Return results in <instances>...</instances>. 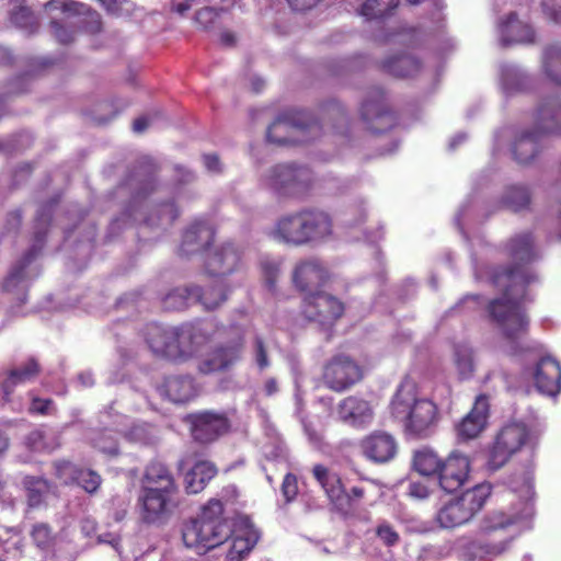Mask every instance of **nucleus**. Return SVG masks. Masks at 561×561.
<instances>
[{
    "instance_id": "f257e3e1",
    "label": "nucleus",
    "mask_w": 561,
    "mask_h": 561,
    "mask_svg": "<svg viewBox=\"0 0 561 561\" xmlns=\"http://www.w3.org/2000/svg\"><path fill=\"white\" fill-rule=\"evenodd\" d=\"M512 261L506 267L493 270L489 280L503 296L490 302L489 312L506 339L505 352L512 356L527 354L536 365L527 368L537 390L548 397H556L561 390V366L551 356H541L542 347L535 342H526L524 335L528 329L525 312L527 285L537 280V274L528 266L537 256L534 238L530 232L517 233L504 248Z\"/></svg>"
},
{
    "instance_id": "f03ea898",
    "label": "nucleus",
    "mask_w": 561,
    "mask_h": 561,
    "mask_svg": "<svg viewBox=\"0 0 561 561\" xmlns=\"http://www.w3.org/2000/svg\"><path fill=\"white\" fill-rule=\"evenodd\" d=\"M211 323L207 321L182 327L150 323L145 329V340L150 351L160 357L185 362L196 356L210 339Z\"/></svg>"
},
{
    "instance_id": "7ed1b4c3",
    "label": "nucleus",
    "mask_w": 561,
    "mask_h": 561,
    "mask_svg": "<svg viewBox=\"0 0 561 561\" xmlns=\"http://www.w3.org/2000/svg\"><path fill=\"white\" fill-rule=\"evenodd\" d=\"M536 130H513L503 128L495 134V147L511 141V153L519 164H527L536 157L539 150L540 137L545 134L561 133V103L557 96H551L538 106L536 116Z\"/></svg>"
},
{
    "instance_id": "20e7f679",
    "label": "nucleus",
    "mask_w": 561,
    "mask_h": 561,
    "mask_svg": "<svg viewBox=\"0 0 561 561\" xmlns=\"http://www.w3.org/2000/svg\"><path fill=\"white\" fill-rule=\"evenodd\" d=\"M510 512L496 510L488 513L480 522L479 531L491 535L513 525L526 527L535 514L533 471L527 468L515 474L510 482Z\"/></svg>"
},
{
    "instance_id": "39448f33",
    "label": "nucleus",
    "mask_w": 561,
    "mask_h": 561,
    "mask_svg": "<svg viewBox=\"0 0 561 561\" xmlns=\"http://www.w3.org/2000/svg\"><path fill=\"white\" fill-rule=\"evenodd\" d=\"M231 535V522L224 516V504L211 499L205 504L199 515L183 526L182 537L186 547L205 553L224 542Z\"/></svg>"
},
{
    "instance_id": "423d86ee",
    "label": "nucleus",
    "mask_w": 561,
    "mask_h": 561,
    "mask_svg": "<svg viewBox=\"0 0 561 561\" xmlns=\"http://www.w3.org/2000/svg\"><path fill=\"white\" fill-rule=\"evenodd\" d=\"M392 415L404 424L405 431L417 437H425L438 421L436 403L417 397L412 380L405 379L399 386L391 402Z\"/></svg>"
},
{
    "instance_id": "0eeeda50",
    "label": "nucleus",
    "mask_w": 561,
    "mask_h": 561,
    "mask_svg": "<svg viewBox=\"0 0 561 561\" xmlns=\"http://www.w3.org/2000/svg\"><path fill=\"white\" fill-rule=\"evenodd\" d=\"M491 493L492 486L488 482L463 491L438 507L435 523L447 530L467 525L483 508Z\"/></svg>"
},
{
    "instance_id": "6e6552de",
    "label": "nucleus",
    "mask_w": 561,
    "mask_h": 561,
    "mask_svg": "<svg viewBox=\"0 0 561 561\" xmlns=\"http://www.w3.org/2000/svg\"><path fill=\"white\" fill-rule=\"evenodd\" d=\"M321 127L309 112L289 110L278 116L268 127L266 138L276 145H287L307 141L306 133L316 137Z\"/></svg>"
},
{
    "instance_id": "1a4fd4ad",
    "label": "nucleus",
    "mask_w": 561,
    "mask_h": 561,
    "mask_svg": "<svg viewBox=\"0 0 561 561\" xmlns=\"http://www.w3.org/2000/svg\"><path fill=\"white\" fill-rule=\"evenodd\" d=\"M49 221V211L45 213L43 210L41 214H38L36 218L34 243L26 252L22 261L13 266V268L10 271L3 284L4 290L13 291L16 288L23 289L27 285L28 280L35 278L38 275V271L35 267H31L30 264L43 248L44 237L46 233L45 229Z\"/></svg>"
},
{
    "instance_id": "9d476101",
    "label": "nucleus",
    "mask_w": 561,
    "mask_h": 561,
    "mask_svg": "<svg viewBox=\"0 0 561 561\" xmlns=\"http://www.w3.org/2000/svg\"><path fill=\"white\" fill-rule=\"evenodd\" d=\"M343 304L330 294L316 291L304 298V316L321 327L332 325L343 314Z\"/></svg>"
},
{
    "instance_id": "9b49d317",
    "label": "nucleus",
    "mask_w": 561,
    "mask_h": 561,
    "mask_svg": "<svg viewBox=\"0 0 561 561\" xmlns=\"http://www.w3.org/2000/svg\"><path fill=\"white\" fill-rule=\"evenodd\" d=\"M310 171L307 168L277 165L264 179V185L275 192L297 194L310 184Z\"/></svg>"
},
{
    "instance_id": "f8f14e48",
    "label": "nucleus",
    "mask_w": 561,
    "mask_h": 561,
    "mask_svg": "<svg viewBox=\"0 0 561 561\" xmlns=\"http://www.w3.org/2000/svg\"><path fill=\"white\" fill-rule=\"evenodd\" d=\"M37 374L38 365L33 359L28 360L21 368L9 373H0V389L2 391L0 405H9L12 411L21 412L24 409V402L20 398H13V391L16 387L24 386L33 380Z\"/></svg>"
},
{
    "instance_id": "ddd939ff",
    "label": "nucleus",
    "mask_w": 561,
    "mask_h": 561,
    "mask_svg": "<svg viewBox=\"0 0 561 561\" xmlns=\"http://www.w3.org/2000/svg\"><path fill=\"white\" fill-rule=\"evenodd\" d=\"M241 254L231 243L206 249L204 266L206 273L215 278H222L238 268Z\"/></svg>"
},
{
    "instance_id": "4468645a",
    "label": "nucleus",
    "mask_w": 561,
    "mask_h": 561,
    "mask_svg": "<svg viewBox=\"0 0 561 561\" xmlns=\"http://www.w3.org/2000/svg\"><path fill=\"white\" fill-rule=\"evenodd\" d=\"M323 378L329 388L342 391L362 378V370L350 357L341 355L325 366Z\"/></svg>"
},
{
    "instance_id": "2eb2a0df",
    "label": "nucleus",
    "mask_w": 561,
    "mask_h": 561,
    "mask_svg": "<svg viewBox=\"0 0 561 561\" xmlns=\"http://www.w3.org/2000/svg\"><path fill=\"white\" fill-rule=\"evenodd\" d=\"M470 472L469 457L459 451H453L442 463L438 481L446 492H454L468 480Z\"/></svg>"
},
{
    "instance_id": "dca6fc26",
    "label": "nucleus",
    "mask_w": 561,
    "mask_h": 561,
    "mask_svg": "<svg viewBox=\"0 0 561 561\" xmlns=\"http://www.w3.org/2000/svg\"><path fill=\"white\" fill-rule=\"evenodd\" d=\"M175 492L141 490L139 503L141 518L149 524L165 522L172 512V496Z\"/></svg>"
},
{
    "instance_id": "f3484780",
    "label": "nucleus",
    "mask_w": 561,
    "mask_h": 561,
    "mask_svg": "<svg viewBox=\"0 0 561 561\" xmlns=\"http://www.w3.org/2000/svg\"><path fill=\"white\" fill-rule=\"evenodd\" d=\"M336 414L340 421L353 427H366L374 419L369 402L353 396L339 403Z\"/></svg>"
},
{
    "instance_id": "a211bd4d",
    "label": "nucleus",
    "mask_w": 561,
    "mask_h": 561,
    "mask_svg": "<svg viewBox=\"0 0 561 561\" xmlns=\"http://www.w3.org/2000/svg\"><path fill=\"white\" fill-rule=\"evenodd\" d=\"M364 456L378 463L390 461L397 454L394 438L381 431H376L360 442Z\"/></svg>"
},
{
    "instance_id": "6ab92c4d",
    "label": "nucleus",
    "mask_w": 561,
    "mask_h": 561,
    "mask_svg": "<svg viewBox=\"0 0 561 561\" xmlns=\"http://www.w3.org/2000/svg\"><path fill=\"white\" fill-rule=\"evenodd\" d=\"M243 350V337L239 336L237 341L226 346H221L213 354L198 364V370L202 374H211L229 369L241 358Z\"/></svg>"
},
{
    "instance_id": "aec40b11",
    "label": "nucleus",
    "mask_w": 561,
    "mask_h": 561,
    "mask_svg": "<svg viewBox=\"0 0 561 561\" xmlns=\"http://www.w3.org/2000/svg\"><path fill=\"white\" fill-rule=\"evenodd\" d=\"M489 416V401L485 396L477 397L471 411L457 425V436L461 440L476 438L485 427Z\"/></svg>"
},
{
    "instance_id": "412c9836",
    "label": "nucleus",
    "mask_w": 561,
    "mask_h": 561,
    "mask_svg": "<svg viewBox=\"0 0 561 561\" xmlns=\"http://www.w3.org/2000/svg\"><path fill=\"white\" fill-rule=\"evenodd\" d=\"M227 428L228 422L222 414L203 412L192 415V435L201 443L213 442Z\"/></svg>"
},
{
    "instance_id": "4be33fe9",
    "label": "nucleus",
    "mask_w": 561,
    "mask_h": 561,
    "mask_svg": "<svg viewBox=\"0 0 561 561\" xmlns=\"http://www.w3.org/2000/svg\"><path fill=\"white\" fill-rule=\"evenodd\" d=\"M222 297L210 299L207 296H201L193 286L176 287L163 297L162 304L163 308L170 311L182 310L193 302H199L206 310H213Z\"/></svg>"
},
{
    "instance_id": "5701e85b",
    "label": "nucleus",
    "mask_w": 561,
    "mask_h": 561,
    "mask_svg": "<svg viewBox=\"0 0 561 561\" xmlns=\"http://www.w3.org/2000/svg\"><path fill=\"white\" fill-rule=\"evenodd\" d=\"M360 115L374 133L389 128L394 123L393 114L386 110L382 94L379 91L375 92L373 99L362 104Z\"/></svg>"
},
{
    "instance_id": "b1692460",
    "label": "nucleus",
    "mask_w": 561,
    "mask_h": 561,
    "mask_svg": "<svg viewBox=\"0 0 561 561\" xmlns=\"http://www.w3.org/2000/svg\"><path fill=\"white\" fill-rule=\"evenodd\" d=\"M328 273L324 266L317 260H308L299 263L293 275L296 287L301 291L314 293L327 279Z\"/></svg>"
},
{
    "instance_id": "393cba45",
    "label": "nucleus",
    "mask_w": 561,
    "mask_h": 561,
    "mask_svg": "<svg viewBox=\"0 0 561 561\" xmlns=\"http://www.w3.org/2000/svg\"><path fill=\"white\" fill-rule=\"evenodd\" d=\"M305 242L318 243L328 240L333 233V226L330 216L317 209L302 210Z\"/></svg>"
},
{
    "instance_id": "a878e982",
    "label": "nucleus",
    "mask_w": 561,
    "mask_h": 561,
    "mask_svg": "<svg viewBox=\"0 0 561 561\" xmlns=\"http://www.w3.org/2000/svg\"><path fill=\"white\" fill-rule=\"evenodd\" d=\"M231 547L227 553L230 561H240L257 542V531L248 523H239L231 526Z\"/></svg>"
},
{
    "instance_id": "bb28decb",
    "label": "nucleus",
    "mask_w": 561,
    "mask_h": 561,
    "mask_svg": "<svg viewBox=\"0 0 561 561\" xmlns=\"http://www.w3.org/2000/svg\"><path fill=\"white\" fill-rule=\"evenodd\" d=\"M141 490L175 492V480L168 467L160 461L150 462L141 479Z\"/></svg>"
},
{
    "instance_id": "cd10ccee",
    "label": "nucleus",
    "mask_w": 561,
    "mask_h": 561,
    "mask_svg": "<svg viewBox=\"0 0 561 561\" xmlns=\"http://www.w3.org/2000/svg\"><path fill=\"white\" fill-rule=\"evenodd\" d=\"M302 211L282 217L275 228L272 230L271 236L279 241L291 243L295 245L306 244Z\"/></svg>"
},
{
    "instance_id": "c85d7f7f",
    "label": "nucleus",
    "mask_w": 561,
    "mask_h": 561,
    "mask_svg": "<svg viewBox=\"0 0 561 561\" xmlns=\"http://www.w3.org/2000/svg\"><path fill=\"white\" fill-rule=\"evenodd\" d=\"M499 36L503 45L528 44L535 41L533 27L513 13L499 24Z\"/></svg>"
},
{
    "instance_id": "c756f323",
    "label": "nucleus",
    "mask_w": 561,
    "mask_h": 561,
    "mask_svg": "<svg viewBox=\"0 0 561 561\" xmlns=\"http://www.w3.org/2000/svg\"><path fill=\"white\" fill-rule=\"evenodd\" d=\"M47 13L51 14L55 11L69 14H87L83 20V27L90 33H96L101 30V16L95 11H90L83 3L70 0H51L45 4Z\"/></svg>"
},
{
    "instance_id": "7c9ffc66",
    "label": "nucleus",
    "mask_w": 561,
    "mask_h": 561,
    "mask_svg": "<svg viewBox=\"0 0 561 561\" xmlns=\"http://www.w3.org/2000/svg\"><path fill=\"white\" fill-rule=\"evenodd\" d=\"M538 435L539 431L527 427L524 423H512L502 428L496 440L503 445L504 449L514 454L522 446L531 444Z\"/></svg>"
},
{
    "instance_id": "2f4dec72",
    "label": "nucleus",
    "mask_w": 561,
    "mask_h": 561,
    "mask_svg": "<svg viewBox=\"0 0 561 561\" xmlns=\"http://www.w3.org/2000/svg\"><path fill=\"white\" fill-rule=\"evenodd\" d=\"M312 474L333 506L345 505L343 504L345 496L342 495L344 485L335 471L323 465H316L312 469Z\"/></svg>"
},
{
    "instance_id": "473e14b6",
    "label": "nucleus",
    "mask_w": 561,
    "mask_h": 561,
    "mask_svg": "<svg viewBox=\"0 0 561 561\" xmlns=\"http://www.w3.org/2000/svg\"><path fill=\"white\" fill-rule=\"evenodd\" d=\"M214 239V230L206 221L193 224L183 236L181 252L188 255L206 249Z\"/></svg>"
},
{
    "instance_id": "72a5a7b5",
    "label": "nucleus",
    "mask_w": 561,
    "mask_h": 561,
    "mask_svg": "<svg viewBox=\"0 0 561 561\" xmlns=\"http://www.w3.org/2000/svg\"><path fill=\"white\" fill-rule=\"evenodd\" d=\"M217 474V468L207 460L196 461L184 473V486L187 493L196 494L205 489L207 483Z\"/></svg>"
},
{
    "instance_id": "f704fd0d",
    "label": "nucleus",
    "mask_w": 561,
    "mask_h": 561,
    "mask_svg": "<svg viewBox=\"0 0 561 561\" xmlns=\"http://www.w3.org/2000/svg\"><path fill=\"white\" fill-rule=\"evenodd\" d=\"M159 391L175 403L186 402L195 396L194 381L188 376L168 377Z\"/></svg>"
},
{
    "instance_id": "c9c22d12",
    "label": "nucleus",
    "mask_w": 561,
    "mask_h": 561,
    "mask_svg": "<svg viewBox=\"0 0 561 561\" xmlns=\"http://www.w3.org/2000/svg\"><path fill=\"white\" fill-rule=\"evenodd\" d=\"M533 79L515 65L501 67V85L506 94L526 91L530 88Z\"/></svg>"
},
{
    "instance_id": "e433bc0d",
    "label": "nucleus",
    "mask_w": 561,
    "mask_h": 561,
    "mask_svg": "<svg viewBox=\"0 0 561 561\" xmlns=\"http://www.w3.org/2000/svg\"><path fill=\"white\" fill-rule=\"evenodd\" d=\"M531 201V194L527 186L522 184L507 185L499 201L500 206L512 211L526 209Z\"/></svg>"
},
{
    "instance_id": "4c0bfd02",
    "label": "nucleus",
    "mask_w": 561,
    "mask_h": 561,
    "mask_svg": "<svg viewBox=\"0 0 561 561\" xmlns=\"http://www.w3.org/2000/svg\"><path fill=\"white\" fill-rule=\"evenodd\" d=\"M454 366L460 379H469L473 376L477 357L473 348L468 343H458L454 347Z\"/></svg>"
},
{
    "instance_id": "58836bf2",
    "label": "nucleus",
    "mask_w": 561,
    "mask_h": 561,
    "mask_svg": "<svg viewBox=\"0 0 561 561\" xmlns=\"http://www.w3.org/2000/svg\"><path fill=\"white\" fill-rule=\"evenodd\" d=\"M128 419L125 415L117 414L116 431L126 439L135 443L147 444L151 440L154 428L144 422L133 423L127 428Z\"/></svg>"
},
{
    "instance_id": "ea45409f",
    "label": "nucleus",
    "mask_w": 561,
    "mask_h": 561,
    "mask_svg": "<svg viewBox=\"0 0 561 561\" xmlns=\"http://www.w3.org/2000/svg\"><path fill=\"white\" fill-rule=\"evenodd\" d=\"M24 445L32 451H53L59 446V440L53 431L35 428L27 434Z\"/></svg>"
},
{
    "instance_id": "a19ab883",
    "label": "nucleus",
    "mask_w": 561,
    "mask_h": 561,
    "mask_svg": "<svg viewBox=\"0 0 561 561\" xmlns=\"http://www.w3.org/2000/svg\"><path fill=\"white\" fill-rule=\"evenodd\" d=\"M383 68L396 77H410L416 73L420 69V62L410 55H402L387 59Z\"/></svg>"
},
{
    "instance_id": "79ce46f5",
    "label": "nucleus",
    "mask_w": 561,
    "mask_h": 561,
    "mask_svg": "<svg viewBox=\"0 0 561 561\" xmlns=\"http://www.w3.org/2000/svg\"><path fill=\"white\" fill-rule=\"evenodd\" d=\"M399 0H366L359 9V14L367 20L381 19L390 15Z\"/></svg>"
},
{
    "instance_id": "37998d69",
    "label": "nucleus",
    "mask_w": 561,
    "mask_h": 561,
    "mask_svg": "<svg viewBox=\"0 0 561 561\" xmlns=\"http://www.w3.org/2000/svg\"><path fill=\"white\" fill-rule=\"evenodd\" d=\"M543 70L551 81L561 83V46L551 45L543 54Z\"/></svg>"
},
{
    "instance_id": "c03bdc74",
    "label": "nucleus",
    "mask_w": 561,
    "mask_h": 561,
    "mask_svg": "<svg viewBox=\"0 0 561 561\" xmlns=\"http://www.w3.org/2000/svg\"><path fill=\"white\" fill-rule=\"evenodd\" d=\"M442 461L437 455L431 450L416 451L413 459V466L422 476L439 473Z\"/></svg>"
},
{
    "instance_id": "a18cd8bd",
    "label": "nucleus",
    "mask_w": 561,
    "mask_h": 561,
    "mask_svg": "<svg viewBox=\"0 0 561 561\" xmlns=\"http://www.w3.org/2000/svg\"><path fill=\"white\" fill-rule=\"evenodd\" d=\"M25 488L27 492V502L32 507L38 506L50 491V484L42 478H26Z\"/></svg>"
},
{
    "instance_id": "49530a36",
    "label": "nucleus",
    "mask_w": 561,
    "mask_h": 561,
    "mask_svg": "<svg viewBox=\"0 0 561 561\" xmlns=\"http://www.w3.org/2000/svg\"><path fill=\"white\" fill-rule=\"evenodd\" d=\"M31 537L34 545L43 551L51 550L55 545L56 537L51 528L44 523H38L33 526Z\"/></svg>"
},
{
    "instance_id": "de8ad7c7",
    "label": "nucleus",
    "mask_w": 561,
    "mask_h": 561,
    "mask_svg": "<svg viewBox=\"0 0 561 561\" xmlns=\"http://www.w3.org/2000/svg\"><path fill=\"white\" fill-rule=\"evenodd\" d=\"M116 422L117 415H115V420L112 423L114 428H105L103 432H101L96 437L92 439L93 446L98 448L100 451L107 455H116L118 451L117 439L113 436L114 432L118 433L116 431Z\"/></svg>"
},
{
    "instance_id": "09e8293b",
    "label": "nucleus",
    "mask_w": 561,
    "mask_h": 561,
    "mask_svg": "<svg viewBox=\"0 0 561 561\" xmlns=\"http://www.w3.org/2000/svg\"><path fill=\"white\" fill-rule=\"evenodd\" d=\"M342 495L345 496L343 501L344 506H334V508L343 514L348 513L355 504H357L365 495V490L362 486L355 485L352 486L348 491L343 486Z\"/></svg>"
},
{
    "instance_id": "8fccbe9b",
    "label": "nucleus",
    "mask_w": 561,
    "mask_h": 561,
    "mask_svg": "<svg viewBox=\"0 0 561 561\" xmlns=\"http://www.w3.org/2000/svg\"><path fill=\"white\" fill-rule=\"evenodd\" d=\"M75 480L88 493L95 492L101 484V477L93 470H79Z\"/></svg>"
},
{
    "instance_id": "3c124183",
    "label": "nucleus",
    "mask_w": 561,
    "mask_h": 561,
    "mask_svg": "<svg viewBox=\"0 0 561 561\" xmlns=\"http://www.w3.org/2000/svg\"><path fill=\"white\" fill-rule=\"evenodd\" d=\"M513 454L508 449H504L503 445L495 440L490 453L488 468L492 471L500 469Z\"/></svg>"
},
{
    "instance_id": "603ef678",
    "label": "nucleus",
    "mask_w": 561,
    "mask_h": 561,
    "mask_svg": "<svg viewBox=\"0 0 561 561\" xmlns=\"http://www.w3.org/2000/svg\"><path fill=\"white\" fill-rule=\"evenodd\" d=\"M56 477L65 484L73 483L79 470L73 463L62 460L55 463Z\"/></svg>"
},
{
    "instance_id": "864d4df0",
    "label": "nucleus",
    "mask_w": 561,
    "mask_h": 561,
    "mask_svg": "<svg viewBox=\"0 0 561 561\" xmlns=\"http://www.w3.org/2000/svg\"><path fill=\"white\" fill-rule=\"evenodd\" d=\"M193 289H197V293L201 296H207L210 299H218L219 296H224L215 308L220 306L227 299L228 295V290L226 289L224 282L220 278H216L214 280V285L205 290L199 286H193Z\"/></svg>"
},
{
    "instance_id": "5fc2aeb1",
    "label": "nucleus",
    "mask_w": 561,
    "mask_h": 561,
    "mask_svg": "<svg viewBox=\"0 0 561 561\" xmlns=\"http://www.w3.org/2000/svg\"><path fill=\"white\" fill-rule=\"evenodd\" d=\"M11 21L19 27L32 30L36 23L31 10L26 7H20L11 13Z\"/></svg>"
},
{
    "instance_id": "6e6d98bb",
    "label": "nucleus",
    "mask_w": 561,
    "mask_h": 561,
    "mask_svg": "<svg viewBox=\"0 0 561 561\" xmlns=\"http://www.w3.org/2000/svg\"><path fill=\"white\" fill-rule=\"evenodd\" d=\"M265 283L271 290L275 288V282L279 272V262L271 259H264L261 262Z\"/></svg>"
},
{
    "instance_id": "4d7b16f0",
    "label": "nucleus",
    "mask_w": 561,
    "mask_h": 561,
    "mask_svg": "<svg viewBox=\"0 0 561 561\" xmlns=\"http://www.w3.org/2000/svg\"><path fill=\"white\" fill-rule=\"evenodd\" d=\"M376 535L386 546L389 547L397 545L400 539L399 534L387 522H381L377 526Z\"/></svg>"
},
{
    "instance_id": "13d9d810",
    "label": "nucleus",
    "mask_w": 561,
    "mask_h": 561,
    "mask_svg": "<svg viewBox=\"0 0 561 561\" xmlns=\"http://www.w3.org/2000/svg\"><path fill=\"white\" fill-rule=\"evenodd\" d=\"M104 7L115 15H127L134 10V3L129 0H110Z\"/></svg>"
},
{
    "instance_id": "bf43d9fd",
    "label": "nucleus",
    "mask_w": 561,
    "mask_h": 561,
    "mask_svg": "<svg viewBox=\"0 0 561 561\" xmlns=\"http://www.w3.org/2000/svg\"><path fill=\"white\" fill-rule=\"evenodd\" d=\"M543 13L554 22H561V0H542Z\"/></svg>"
},
{
    "instance_id": "052dcab7",
    "label": "nucleus",
    "mask_w": 561,
    "mask_h": 561,
    "mask_svg": "<svg viewBox=\"0 0 561 561\" xmlns=\"http://www.w3.org/2000/svg\"><path fill=\"white\" fill-rule=\"evenodd\" d=\"M282 492L285 499L289 502L298 493L297 478L294 474H286L282 484Z\"/></svg>"
},
{
    "instance_id": "680f3d73",
    "label": "nucleus",
    "mask_w": 561,
    "mask_h": 561,
    "mask_svg": "<svg viewBox=\"0 0 561 561\" xmlns=\"http://www.w3.org/2000/svg\"><path fill=\"white\" fill-rule=\"evenodd\" d=\"M28 411L42 415L50 414L53 411V401L49 399L32 398Z\"/></svg>"
},
{
    "instance_id": "e2e57ef3",
    "label": "nucleus",
    "mask_w": 561,
    "mask_h": 561,
    "mask_svg": "<svg viewBox=\"0 0 561 561\" xmlns=\"http://www.w3.org/2000/svg\"><path fill=\"white\" fill-rule=\"evenodd\" d=\"M254 357L256 365L260 369H265L270 366V362L267 358V353L264 346V343L261 337H256L254 342Z\"/></svg>"
},
{
    "instance_id": "0e129e2a",
    "label": "nucleus",
    "mask_w": 561,
    "mask_h": 561,
    "mask_svg": "<svg viewBox=\"0 0 561 561\" xmlns=\"http://www.w3.org/2000/svg\"><path fill=\"white\" fill-rule=\"evenodd\" d=\"M508 545H510V540H507V541H500V542L493 543V545L481 546L480 547L481 552L479 553V556L481 558L483 556H491V557L500 556L504 551H506Z\"/></svg>"
},
{
    "instance_id": "69168bd1",
    "label": "nucleus",
    "mask_w": 561,
    "mask_h": 561,
    "mask_svg": "<svg viewBox=\"0 0 561 561\" xmlns=\"http://www.w3.org/2000/svg\"><path fill=\"white\" fill-rule=\"evenodd\" d=\"M51 28L55 37L62 44L70 43L73 39L72 31L64 27L56 20L51 21Z\"/></svg>"
},
{
    "instance_id": "338daca9",
    "label": "nucleus",
    "mask_w": 561,
    "mask_h": 561,
    "mask_svg": "<svg viewBox=\"0 0 561 561\" xmlns=\"http://www.w3.org/2000/svg\"><path fill=\"white\" fill-rule=\"evenodd\" d=\"M409 495L417 500H423L430 495V489L421 481H413L409 484Z\"/></svg>"
},
{
    "instance_id": "774afa93",
    "label": "nucleus",
    "mask_w": 561,
    "mask_h": 561,
    "mask_svg": "<svg viewBox=\"0 0 561 561\" xmlns=\"http://www.w3.org/2000/svg\"><path fill=\"white\" fill-rule=\"evenodd\" d=\"M304 430L306 435L308 436L309 442L319 447L322 444V433L321 431L314 428L311 423L302 421Z\"/></svg>"
}]
</instances>
